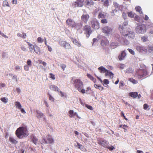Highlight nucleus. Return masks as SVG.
I'll return each instance as SVG.
<instances>
[{"label":"nucleus","instance_id":"45","mask_svg":"<svg viewBox=\"0 0 153 153\" xmlns=\"http://www.w3.org/2000/svg\"><path fill=\"white\" fill-rule=\"evenodd\" d=\"M37 40L38 42L39 43H41L43 41V40L41 37H38Z\"/></svg>","mask_w":153,"mask_h":153},{"label":"nucleus","instance_id":"41","mask_svg":"<svg viewBox=\"0 0 153 153\" xmlns=\"http://www.w3.org/2000/svg\"><path fill=\"white\" fill-rule=\"evenodd\" d=\"M134 18L136 21L138 22H140V18L138 16H137L135 14V15Z\"/></svg>","mask_w":153,"mask_h":153},{"label":"nucleus","instance_id":"64","mask_svg":"<svg viewBox=\"0 0 153 153\" xmlns=\"http://www.w3.org/2000/svg\"><path fill=\"white\" fill-rule=\"evenodd\" d=\"M98 87V89L101 90V91H102L104 89V88L103 87H102L101 86V85H99V87Z\"/></svg>","mask_w":153,"mask_h":153},{"label":"nucleus","instance_id":"14","mask_svg":"<svg viewBox=\"0 0 153 153\" xmlns=\"http://www.w3.org/2000/svg\"><path fill=\"white\" fill-rule=\"evenodd\" d=\"M89 15L87 14H83L81 17V19L85 23H86L89 18Z\"/></svg>","mask_w":153,"mask_h":153},{"label":"nucleus","instance_id":"47","mask_svg":"<svg viewBox=\"0 0 153 153\" xmlns=\"http://www.w3.org/2000/svg\"><path fill=\"white\" fill-rule=\"evenodd\" d=\"M100 22L102 24H106L108 23V21L106 19H103L101 20Z\"/></svg>","mask_w":153,"mask_h":153},{"label":"nucleus","instance_id":"59","mask_svg":"<svg viewBox=\"0 0 153 153\" xmlns=\"http://www.w3.org/2000/svg\"><path fill=\"white\" fill-rule=\"evenodd\" d=\"M0 34L3 37L7 38H8V36L5 35L4 33H2L1 31H0Z\"/></svg>","mask_w":153,"mask_h":153},{"label":"nucleus","instance_id":"3","mask_svg":"<svg viewBox=\"0 0 153 153\" xmlns=\"http://www.w3.org/2000/svg\"><path fill=\"white\" fill-rule=\"evenodd\" d=\"M135 76L138 79L145 78L148 75V73L146 66L143 65V68L137 69L135 72Z\"/></svg>","mask_w":153,"mask_h":153},{"label":"nucleus","instance_id":"4","mask_svg":"<svg viewBox=\"0 0 153 153\" xmlns=\"http://www.w3.org/2000/svg\"><path fill=\"white\" fill-rule=\"evenodd\" d=\"M54 143V140L52 136L49 134L46 136V138L43 137L41 141L42 144H52Z\"/></svg>","mask_w":153,"mask_h":153},{"label":"nucleus","instance_id":"39","mask_svg":"<svg viewBox=\"0 0 153 153\" xmlns=\"http://www.w3.org/2000/svg\"><path fill=\"white\" fill-rule=\"evenodd\" d=\"M126 72L127 73H133V70L131 68H128L126 69Z\"/></svg>","mask_w":153,"mask_h":153},{"label":"nucleus","instance_id":"28","mask_svg":"<svg viewBox=\"0 0 153 153\" xmlns=\"http://www.w3.org/2000/svg\"><path fill=\"white\" fill-rule=\"evenodd\" d=\"M87 76L89 79L93 81L94 83H95L96 82V79L91 76L90 74H87Z\"/></svg>","mask_w":153,"mask_h":153},{"label":"nucleus","instance_id":"27","mask_svg":"<svg viewBox=\"0 0 153 153\" xmlns=\"http://www.w3.org/2000/svg\"><path fill=\"white\" fill-rule=\"evenodd\" d=\"M135 9L136 11L138 12L140 14H142L143 12L142 11L141 7L139 6H137L135 7Z\"/></svg>","mask_w":153,"mask_h":153},{"label":"nucleus","instance_id":"51","mask_svg":"<svg viewBox=\"0 0 153 153\" xmlns=\"http://www.w3.org/2000/svg\"><path fill=\"white\" fill-rule=\"evenodd\" d=\"M25 41L28 44V45H29V47L30 49V51H31V50L30 49V48L31 47L33 46V45L31 44L30 42H28L26 41V40H25Z\"/></svg>","mask_w":153,"mask_h":153},{"label":"nucleus","instance_id":"52","mask_svg":"<svg viewBox=\"0 0 153 153\" xmlns=\"http://www.w3.org/2000/svg\"><path fill=\"white\" fill-rule=\"evenodd\" d=\"M129 34L128 35V37H130L131 38H133L134 37V33H130V32H129Z\"/></svg>","mask_w":153,"mask_h":153},{"label":"nucleus","instance_id":"33","mask_svg":"<svg viewBox=\"0 0 153 153\" xmlns=\"http://www.w3.org/2000/svg\"><path fill=\"white\" fill-rule=\"evenodd\" d=\"M15 105L17 108L18 109H21L22 106L20 103L19 102H15Z\"/></svg>","mask_w":153,"mask_h":153},{"label":"nucleus","instance_id":"32","mask_svg":"<svg viewBox=\"0 0 153 153\" xmlns=\"http://www.w3.org/2000/svg\"><path fill=\"white\" fill-rule=\"evenodd\" d=\"M26 45L25 44L22 43L20 45L21 49L23 51H26L27 48H26Z\"/></svg>","mask_w":153,"mask_h":153},{"label":"nucleus","instance_id":"62","mask_svg":"<svg viewBox=\"0 0 153 153\" xmlns=\"http://www.w3.org/2000/svg\"><path fill=\"white\" fill-rule=\"evenodd\" d=\"M13 79H15L16 82L18 81L17 76L15 75L13 76Z\"/></svg>","mask_w":153,"mask_h":153},{"label":"nucleus","instance_id":"42","mask_svg":"<svg viewBox=\"0 0 153 153\" xmlns=\"http://www.w3.org/2000/svg\"><path fill=\"white\" fill-rule=\"evenodd\" d=\"M125 83L123 81H120L119 83V88L122 89V88L124 86Z\"/></svg>","mask_w":153,"mask_h":153},{"label":"nucleus","instance_id":"54","mask_svg":"<svg viewBox=\"0 0 153 153\" xmlns=\"http://www.w3.org/2000/svg\"><path fill=\"white\" fill-rule=\"evenodd\" d=\"M149 107V105L146 104H145L143 105V108L145 110H147V108H148Z\"/></svg>","mask_w":153,"mask_h":153},{"label":"nucleus","instance_id":"50","mask_svg":"<svg viewBox=\"0 0 153 153\" xmlns=\"http://www.w3.org/2000/svg\"><path fill=\"white\" fill-rule=\"evenodd\" d=\"M128 50L129 51L130 53L132 54V55H134L135 54L133 50H132L131 49L128 48Z\"/></svg>","mask_w":153,"mask_h":153},{"label":"nucleus","instance_id":"13","mask_svg":"<svg viewBox=\"0 0 153 153\" xmlns=\"http://www.w3.org/2000/svg\"><path fill=\"white\" fill-rule=\"evenodd\" d=\"M102 30L103 33L106 34H108L112 31L111 28L108 26L103 27Z\"/></svg>","mask_w":153,"mask_h":153},{"label":"nucleus","instance_id":"12","mask_svg":"<svg viewBox=\"0 0 153 153\" xmlns=\"http://www.w3.org/2000/svg\"><path fill=\"white\" fill-rule=\"evenodd\" d=\"M60 45L66 49H70L72 48L71 45L65 41H61L60 43Z\"/></svg>","mask_w":153,"mask_h":153},{"label":"nucleus","instance_id":"6","mask_svg":"<svg viewBox=\"0 0 153 153\" xmlns=\"http://www.w3.org/2000/svg\"><path fill=\"white\" fill-rule=\"evenodd\" d=\"M67 25L69 27L72 28L76 27L78 24L76 23L75 21L71 18L68 19L66 22Z\"/></svg>","mask_w":153,"mask_h":153},{"label":"nucleus","instance_id":"17","mask_svg":"<svg viewBox=\"0 0 153 153\" xmlns=\"http://www.w3.org/2000/svg\"><path fill=\"white\" fill-rule=\"evenodd\" d=\"M126 56V53L124 51L122 52L119 55L118 58L120 60L123 59Z\"/></svg>","mask_w":153,"mask_h":153},{"label":"nucleus","instance_id":"18","mask_svg":"<svg viewBox=\"0 0 153 153\" xmlns=\"http://www.w3.org/2000/svg\"><path fill=\"white\" fill-rule=\"evenodd\" d=\"M49 88L51 90H53L57 92H59L60 90L58 88L57 86H55V85H51L49 86Z\"/></svg>","mask_w":153,"mask_h":153},{"label":"nucleus","instance_id":"24","mask_svg":"<svg viewBox=\"0 0 153 153\" xmlns=\"http://www.w3.org/2000/svg\"><path fill=\"white\" fill-rule=\"evenodd\" d=\"M98 70L100 71V72L101 73H106L107 70L103 66H101L98 68Z\"/></svg>","mask_w":153,"mask_h":153},{"label":"nucleus","instance_id":"15","mask_svg":"<svg viewBox=\"0 0 153 153\" xmlns=\"http://www.w3.org/2000/svg\"><path fill=\"white\" fill-rule=\"evenodd\" d=\"M71 39L74 44L77 47H79L81 46V43L79 42L76 39L73 38H71Z\"/></svg>","mask_w":153,"mask_h":153},{"label":"nucleus","instance_id":"55","mask_svg":"<svg viewBox=\"0 0 153 153\" xmlns=\"http://www.w3.org/2000/svg\"><path fill=\"white\" fill-rule=\"evenodd\" d=\"M117 9L115 8V9L112 10V11L111 12V14L112 16H114V13L117 12Z\"/></svg>","mask_w":153,"mask_h":153},{"label":"nucleus","instance_id":"49","mask_svg":"<svg viewBox=\"0 0 153 153\" xmlns=\"http://www.w3.org/2000/svg\"><path fill=\"white\" fill-rule=\"evenodd\" d=\"M27 65L30 67L31 66V61L30 60H28L27 62Z\"/></svg>","mask_w":153,"mask_h":153},{"label":"nucleus","instance_id":"44","mask_svg":"<svg viewBox=\"0 0 153 153\" xmlns=\"http://www.w3.org/2000/svg\"><path fill=\"white\" fill-rule=\"evenodd\" d=\"M49 97V100H50L51 101L53 102L54 100V98L52 97V96L48 93Z\"/></svg>","mask_w":153,"mask_h":153},{"label":"nucleus","instance_id":"16","mask_svg":"<svg viewBox=\"0 0 153 153\" xmlns=\"http://www.w3.org/2000/svg\"><path fill=\"white\" fill-rule=\"evenodd\" d=\"M98 143L103 146L105 147L108 145V143L106 140H102L99 141Z\"/></svg>","mask_w":153,"mask_h":153},{"label":"nucleus","instance_id":"11","mask_svg":"<svg viewBox=\"0 0 153 153\" xmlns=\"http://www.w3.org/2000/svg\"><path fill=\"white\" fill-rule=\"evenodd\" d=\"M84 0H77L73 4V6L74 7H82L83 5Z\"/></svg>","mask_w":153,"mask_h":153},{"label":"nucleus","instance_id":"19","mask_svg":"<svg viewBox=\"0 0 153 153\" xmlns=\"http://www.w3.org/2000/svg\"><path fill=\"white\" fill-rule=\"evenodd\" d=\"M68 113L69 114V117L71 118L74 117L75 116H76L77 117L78 116L77 113L76 112L74 113V111L72 110H70L69 111Z\"/></svg>","mask_w":153,"mask_h":153},{"label":"nucleus","instance_id":"25","mask_svg":"<svg viewBox=\"0 0 153 153\" xmlns=\"http://www.w3.org/2000/svg\"><path fill=\"white\" fill-rule=\"evenodd\" d=\"M105 75V76H108L110 77L113 78L114 74L112 72L107 70Z\"/></svg>","mask_w":153,"mask_h":153},{"label":"nucleus","instance_id":"31","mask_svg":"<svg viewBox=\"0 0 153 153\" xmlns=\"http://www.w3.org/2000/svg\"><path fill=\"white\" fill-rule=\"evenodd\" d=\"M101 1L103 3L105 6L108 7L109 5V1L108 0H102Z\"/></svg>","mask_w":153,"mask_h":153},{"label":"nucleus","instance_id":"37","mask_svg":"<svg viewBox=\"0 0 153 153\" xmlns=\"http://www.w3.org/2000/svg\"><path fill=\"white\" fill-rule=\"evenodd\" d=\"M2 5L3 7L7 6L10 7L8 2L6 0L4 1L3 2Z\"/></svg>","mask_w":153,"mask_h":153},{"label":"nucleus","instance_id":"58","mask_svg":"<svg viewBox=\"0 0 153 153\" xmlns=\"http://www.w3.org/2000/svg\"><path fill=\"white\" fill-rule=\"evenodd\" d=\"M24 68L25 70L26 71H28L29 70V66L27 65H25L24 66Z\"/></svg>","mask_w":153,"mask_h":153},{"label":"nucleus","instance_id":"36","mask_svg":"<svg viewBox=\"0 0 153 153\" xmlns=\"http://www.w3.org/2000/svg\"><path fill=\"white\" fill-rule=\"evenodd\" d=\"M128 80L131 82L133 84H136L138 82L137 80H136L135 79L132 78H130L128 79Z\"/></svg>","mask_w":153,"mask_h":153},{"label":"nucleus","instance_id":"9","mask_svg":"<svg viewBox=\"0 0 153 153\" xmlns=\"http://www.w3.org/2000/svg\"><path fill=\"white\" fill-rule=\"evenodd\" d=\"M119 30L121 34L124 36H128L129 33L126 28L123 27V25H119Z\"/></svg>","mask_w":153,"mask_h":153},{"label":"nucleus","instance_id":"57","mask_svg":"<svg viewBox=\"0 0 153 153\" xmlns=\"http://www.w3.org/2000/svg\"><path fill=\"white\" fill-rule=\"evenodd\" d=\"M103 82L104 84L107 85L109 84V81L107 79H105L103 80Z\"/></svg>","mask_w":153,"mask_h":153},{"label":"nucleus","instance_id":"46","mask_svg":"<svg viewBox=\"0 0 153 153\" xmlns=\"http://www.w3.org/2000/svg\"><path fill=\"white\" fill-rule=\"evenodd\" d=\"M49 75H50V78H51L53 80L55 79V77L53 74L50 73Z\"/></svg>","mask_w":153,"mask_h":153},{"label":"nucleus","instance_id":"35","mask_svg":"<svg viewBox=\"0 0 153 153\" xmlns=\"http://www.w3.org/2000/svg\"><path fill=\"white\" fill-rule=\"evenodd\" d=\"M105 17V16L102 13H100L98 15V18L99 19L102 18V19H104Z\"/></svg>","mask_w":153,"mask_h":153},{"label":"nucleus","instance_id":"40","mask_svg":"<svg viewBox=\"0 0 153 153\" xmlns=\"http://www.w3.org/2000/svg\"><path fill=\"white\" fill-rule=\"evenodd\" d=\"M1 100L3 102L5 103H7L8 102V99L5 97L2 98L1 99Z\"/></svg>","mask_w":153,"mask_h":153},{"label":"nucleus","instance_id":"38","mask_svg":"<svg viewBox=\"0 0 153 153\" xmlns=\"http://www.w3.org/2000/svg\"><path fill=\"white\" fill-rule=\"evenodd\" d=\"M128 16L129 17L132 18L134 17L135 14H134L131 11L128 13Z\"/></svg>","mask_w":153,"mask_h":153},{"label":"nucleus","instance_id":"26","mask_svg":"<svg viewBox=\"0 0 153 153\" xmlns=\"http://www.w3.org/2000/svg\"><path fill=\"white\" fill-rule=\"evenodd\" d=\"M118 43L117 42H112L110 45V47L112 49H114L117 47Z\"/></svg>","mask_w":153,"mask_h":153},{"label":"nucleus","instance_id":"53","mask_svg":"<svg viewBox=\"0 0 153 153\" xmlns=\"http://www.w3.org/2000/svg\"><path fill=\"white\" fill-rule=\"evenodd\" d=\"M36 113L39 115L38 117H41L43 116V114L42 113L39 112L38 111H36Z\"/></svg>","mask_w":153,"mask_h":153},{"label":"nucleus","instance_id":"63","mask_svg":"<svg viewBox=\"0 0 153 153\" xmlns=\"http://www.w3.org/2000/svg\"><path fill=\"white\" fill-rule=\"evenodd\" d=\"M144 19L145 20L147 21L149 19V18L147 15H145L144 16Z\"/></svg>","mask_w":153,"mask_h":153},{"label":"nucleus","instance_id":"21","mask_svg":"<svg viewBox=\"0 0 153 153\" xmlns=\"http://www.w3.org/2000/svg\"><path fill=\"white\" fill-rule=\"evenodd\" d=\"M113 5L115 8L117 9L118 10H121V9L122 8V5H119L117 2H114Z\"/></svg>","mask_w":153,"mask_h":153},{"label":"nucleus","instance_id":"30","mask_svg":"<svg viewBox=\"0 0 153 153\" xmlns=\"http://www.w3.org/2000/svg\"><path fill=\"white\" fill-rule=\"evenodd\" d=\"M85 3L86 5L89 6L92 5L94 4V2L92 0H86Z\"/></svg>","mask_w":153,"mask_h":153},{"label":"nucleus","instance_id":"1","mask_svg":"<svg viewBox=\"0 0 153 153\" xmlns=\"http://www.w3.org/2000/svg\"><path fill=\"white\" fill-rule=\"evenodd\" d=\"M15 134L17 137L21 139L27 136L29 134L27 126H24L19 127L16 130Z\"/></svg>","mask_w":153,"mask_h":153},{"label":"nucleus","instance_id":"8","mask_svg":"<svg viewBox=\"0 0 153 153\" xmlns=\"http://www.w3.org/2000/svg\"><path fill=\"white\" fill-rule=\"evenodd\" d=\"M91 23V26L94 29L97 30L100 28V23L97 19L92 20Z\"/></svg>","mask_w":153,"mask_h":153},{"label":"nucleus","instance_id":"56","mask_svg":"<svg viewBox=\"0 0 153 153\" xmlns=\"http://www.w3.org/2000/svg\"><path fill=\"white\" fill-rule=\"evenodd\" d=\"M77 146H78V148L79 149L82 150V148H83V146H82V145L80 144L79 143H77Z\"/></svg>","mask_w":153,"mask_h":153},{"label":"nucleus","instance_id":"23","mask_svg":"<svg viewBox=\"0 0 153 153\" xmlns=\"http://www.w3.org/2000/svg\"><path fill=\"white\" fill-rule=\"evenodd\" d=\"M129 96L134 98H136L138 96L137 92H131L129 94Z\"/></svg>","mask_w":153,"mask_h":153},{"label":"nucleus","instance_id":"7","mask_svg":"<svg viewBox=\"0 0 153 153\" xmlns=\"http://www.w3.org/2000/svg\"><path fill=\"white\" fill-rule=\"evenodd\" d=\"M83 30L87 38H88L92 32L91 27L88 25H85L83 27Z\"/></svg>","mask_w":153,"mask_h":153},{"label":"nucleus","instance_id":"29","mask_svg":"<svg viewBox=\"0 0 153 153\" xmlns=\"http://www.w3.org/2000/svg\"><path fill=\"white\" fill-rule=\"evenodd\" d=\"M22 35L20 33H18L17 34V36L19 37H22L23 39H25L27 37L26 34L25 33H22Z\"/></svg>","mask_w":153,"mask_h":153},{"label":"nucleus","instance_id":"10","mask_svg":"<svg viewBox=\"0 0 153 153\" xmlns=\"http://www.w3.org/2000/svg\"><path fill=\"white\" fill-rule=\"evenodd\" d=\"M136 48L137 50L140 53H145L147 51V49L145 47L140 45H137Z\"/></svg>","mask_w":153,"mask_h":153},{"label":"nucleus","instance_id":"61","mask_svg":"<svg viewBox=\"0 0 153 153\" xmlns=\"http://www.w3.org/2000/svg\"><path fill=\"white\" fill-rule=\"evenodd\" d=\"M128 24V22H123V25H121L123 26V27H124V26H126Z\"/></svg>","mask_w":153,"mask_h":153},{"label":"nucleus","instance_id":"48","mask_svg":"<svg viewBox=\"0 0 153 153\" xmlns=\"http://www.w3.org/2000/svg\"><path fill=\"white\" fill-rule=\"evenodd\" d=\"M85 107L87 108L88 109L91 110H93V108L92 107V106L90 105H88L87 104L85 105Z\"/></svg>","mask_w":153,"mask_h":153},{"label":"nucleus","instance_id":"60","mask_svg":"<svg viewBox=\"0 0 153 153\" xmlns=\"http://www.w3.org/2000/svg\"><path fill=\"white\" fill-rule=\"evenodd\" d=\"M107 148L109 149L110 151H112L113 150L114 148V147L112 146H111V147L108 146L107 147Z\"/></svg>","mask_w":153,"mask_h":153},{"label":"nucleus","instance_id":"5","mask_svg":"<svg viewBox=\"0 0 153 153\" xmlns=\"http://www.w3.org/2000/svg\"><path fill=\"white\" fill-rule=\"evenodd\" d=\"M136 31L137 33L143 34L146 31V26L144 24L138 25L136 28Z\"/></svg>","mask_w":153,"mask_h":153},{"label":"nucleus","instance_id":"34","mask_svg":"<svg viewBox=\"0 0 153 153\" xmlns=\"http://www.w3.org/2000/svg\"><path fill=\"white\" fill-rule=\"evenodd\" d=\"M32 141L35 145H36L38 142V139L36 137L33 136L32 137Z\"/></svg>","mask_w":153,"mask_h":153},{"label":"nucleus","instance_id":"2","mask_svg":"<svg viewBox=\"0 0 153 153\" xmlns=\"http://www.w3.org/2000/svg\"><path fill=\"white\" fill-rule=\"evenodd\" d=\"M74 77H72L71 80L73 81V84L74 88H76L82 94L85 92V89H82L83 87V84L82 82L80 79H74Z\"/></svg>","mask_w":153,"mask_h":153},{"label":"nucleus","instance_id":"20","mask_svg":"<svg viewBox=\"0 0 153 153\" xmlns=\"http://www.w3.org/2000/svg\"><path fill=\"white\" fill-rule=\"evenodd\" d=\"M33 48L34 51L37 54H40V48L37 45L33 46Z\"/></svg>","mask_w":153,"mask_h":153},{"label":"nucleus","instance_id":"22","mask_svg":"<svg viewBox=\"0 0 153 153\" xmlns=\"http://www.w3.org/2000/svg\"><path fill=\"white\" fill-rule=\"evenodd\" d=\"M9 140L10 142L12 144H16L18 143V141H17L15 138L12 137H9Z\"/></svg>","mask_w":153,"mask_h":153},{"label":"nucleus","instance_id":"43","mask_svg":"<svg viewBox=\"0 0 153 153\" xmlns=\"http://www.w3.org/2000/svg\"><path fill=\"white\" fill-rule=\"evenodd\" d=\"M141 40L143 42H144L147 41L148 38L147 37L144 36L141 38Z\"/></svg>","mask_w":153,"mask_h":153}]
</instances>
